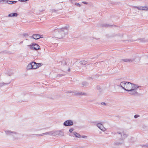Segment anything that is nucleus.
<instances>
[{
  "label": "nucleus",
  "instance_id": "nucleus-1",
  "mask_svg": "<svg viewBox=\"0 0 148 148\" xmlns=\"http://www.w3.org/2000/svg\"><path fill=\"white\" fill-rule=\"evenodd\" d=\"M69 28V26H66L63 28L56 30L54 33V37L61 38L65 37L68 34Z\"/></svg>",
  "mask_w": 148,
  "mask_h": 148
},
{
  "label": "nucleus",
  "instance_id": "nucleus-2",
  "mask_svg": "<svg viewBox=\"0 0 148 148\" xmlns=\"http://www.w3.org/2000/svg\"><path fill=\"white\" fill-rule=\"evenodd\" d=\"M141 86H138L137 85L134 87L132 89L128 90V92H129V93L131 95H137L138 94V93L137 91V90L138 88H141Z\"/></svg>",
  "mask_w": 148,
  "mask_h": 148
},
{
  "label": "nucleus",
  "instance_id": "nucleus-3",
  "mask_svg": "<svg viewBox=\"0 0 148 148\" xmlns=\"http://www.w3.org/2000/svg\"><path fill=\"white\" fill-rule=\"evenodd\" d=\"M137 84H133L130 82H127L125 90L127 91L128 90L132 89L134 87L136 86Z\"/></svg>",
  "mask_w": 148,
  "mask_h": 148
},
{
  "label": "nucleus",
  "instance_id": "nucleus-4",
  "mask_svg": "<svg viewBox=\"0 0 148 148\" xmlns=\"http://www.w3.org/2000/svg\"><path fill=\"white\" fill-rule=\"evenodd\" d=\"M10 137L17 140L19 138V134L14 132L10 131Z\"/></svg>",
  "mask_w": 148,
  "mask_h": 148
},
{
  "label": "nucleus",
  "instance_id": "nucleus-5",
  "mask_svg": "<svg viewBox=\"0 0 148 148\" xmlns=\"http://www.w3.org/2000/svg\"><path fill=\"white\" fill-rule=\"evenodd\" d=\"M30 47V49L32 50H37L40 49V46L35 43H33L32 45H28Z\"/></svg>",
  "mask_w": 148,
  "mask_h": 148
},
{
  "label": "nucleus",
  "instance_id": "nucleus-6",
  "mask_svg": "<svg viewBox=\"0 0 148 148\" xmlns=\"http://www.w3.org/2000/svg\"><path fill=\"white\" fill-rule=\"evenodd\" d=\"M73 124V121L71 120H67L65 121L63 123V125L65 126L72 125Z\"/></svg>",
  "mask_w": 148,
  "mask_h": 148
},
{
  "label": "nucleus",
  "instance_id": "nucleus-7",
  "mask_svg": "<svg viewBox=\"0 0 148 148\" xmlns=\"http://www.w3.org/2000/svg\"><path fill=\"white\" fill-rule=\"evenodd\" d=\"M31 64H32V69H36L41 66L40 63H37L34 62H32Z\"/></svg>",
  "mask_w": 148,
  "mask_h": 148
},
{
  "label": "nucleus",
  "instance_id": "nucleus-8",
  "mask_svg": "<svg viewBox=\"0 0 148 148\" xmlns=\"http://www.w3.org/2000/svg\"><path fill=\"white\" fill-rule=\"evenodd\" d=\"M96 125L103 132H105L107 130L104 127L103 125L100 123H97Z\"/></svg>",
  "mask_w": 148,
  "mask_h": 148
},
{
  "label": "nucleus",
  "instance_id": "nucleus-9",
  "mask_svg": "<svg viewBox=\"0 0 148 148\" xmlns=\"http://www.w3.org/2000/svg\"><path fill=\"white\" fill-rule=\"evenodd\" d=\"M117 133L121 135V138L123 139H125L127 137V135L126 134H125L123 132H118Z\"/></svg>",
  "mask_w": 148,
  "mask_h": 148
},
{
  "label": "nucleus",
  "instance_id": "nucleus-10",
  "mask_svg": "<svg viewBox=\"0 0 148 148\" xmlns=\"http://www.w3.org/2000/svg\"><path fill=\"white\" fill-rule=\"evenodd\" d=\"M124 143V142L123 141H122L121 142H116L112 144L111 146L112 147L118 146L123 144Z\"/></svg>",
  "mask_w": 148,
  "mask_h": 148
},
{
  "label": "nucleus",
  "instance_id": "nucleus-11",
  "mask_svg": "<svg viewBox=\"0 0 148 148\" xmlns=\"http://www.w3.org/2000/svg\"><path fill=\"white\" fill-rule=\"evenodd\" d=\"M55 135H58L61 136H64V132L62 131H55Z\"/></svg>",
  "mask_w": 148,
  "mask_h": 148
},
{
  "label": "nucleus",
  "instance_id": "nucleus-12",
  "mask_svg": "<svg viewBox=\"0 0 148 148\" xmlns=\"http://www.w3.org/2000/svg\"><path fill=\"white\" fill-rule=\"evenodd\" d=\"M74 94L76 95H83L84 96H87V94L85 92H74Z\"/></svg>",
  "mask_w": 148,
  "mask_h": 148
},
{
  "label": "nucleus",
  "instance_id": "nucleus-13",
  "mask_svg": "<svg viewBox=\"0 0 148 148\" xmlns=\"http://www.w3.org/2000/svg\"><path fill=\"white\" fill-rule=\"evenodd\" d=\"M35 40L41 38L40 35L38 34H33L32 37Z\"/></svg>",
  "mask_w": 148,
  "mask_h": 148
},
{
  "label": "nucleus",
  "instance_id": "nucleus-14",
  "mask_svg": "<svg viewBox=\"0 0 148 148\" xmlns=\"http://www.w3.org/2000/svg\"><path fill=\"white\" fill-rule=\"evenodd\" d=\"M134 59H124L122 60L125 62H132L134 60Z\"/></svg>",
  "mask_w": 148,
  "mask_h": 148
},
{
  "label": "nucleus",
  "instance_id": "nucleus-15",
  "mask_svg": "<svg viewBox=\"0 0 148 148\" xmlns=\"http://www.w3.org/2000/svg\"><path fill=\"white\" fill-rule=\"evenodd\" d=\"M45 133V135H55V131H50L48 132Z\"/></svg>",
  "mask_w": 148,
  "mask_h": 148
},
{
  "label": "nucleus",
  "instance_id": "nucleus-16",
  "mask_svg": "<svg viewBox=\"0 0 148 148\" xmlns=\"http://www.w3.org/2000/svg\"><path fill=\"white\" fill-rule=\"evenodd\" d=\"M9 1L7 0H0V3L4 4L7 3L9 4Z\"/></svg>",
  "mask_w": 148,
  "mask_h": 148
},
{
  "label": "nucleus",
  "instance_id": "nucleus-17",
  "mask_svg": "<svg viewBox=\"0 0 148 148\" xmlns=\"http://www.w3.org/2000/svg\"><path fill=\"white\" fill-rule=\"evenodd\" d=\"M73 133V134L75 135V136L77 138H80L81 137V136L80 135L76 132H74Z\"/></svg>",
  "mask_w": 148,
  "mask_h": 148
},
{
  "label": "nucleus",
  "instance_id": "nucleus-18",
  "mask_svg": "<svg viewBox=\"0 0 148 148\" xmlns=\"http://www.w3.org/2000/svg\"><path fill=\"white\" fill-rule=\"evenodd\" d=\"M18 14L16 13H14L10 14V17H16Z\"/></svg>",
  "mask_w": 148,
  "mask_h": 148
},
{
  "label": "nucleus",
  "instance_id": "nucleus-19",
  "mask_svg": "<svg viewBox=\"0 0 148 148\" xmlns=\"http://www.w3.org/2000/svg\"><path fill=\"white\" fill-rule=\"evenodd\" d=\"M27 69L28 70L32 69V64L31 62L27 66Z\"/></svg>",
  "mask_w": 148,
  "mask_h": 148
},
{
  "label": "nucleus",
  "instance_id": "nucleus-20",
  "mask_svg": "<svg viewBox=\"0 0 148 148\" xmlns=\"http://www.w3.org/2000/svg\"><path fill=\"white\" fill-rule=\"evenodd\" d=\"M127 82L123 81L122 82L120 83L121 85H122L123 87H126V85L127 84Z\"/></svg>",
  "mask_w": 148,
  "mask_h": 148
},
{
  "label": "nucleus",
  "instance_id": "nucleus-21",
  "mask_svg": "<svg viewBox=\"0 0 148 148\" xmlns=\"http://www.w3.org/2000/svg\"><path fill=\"white\" fill-rule=\"evenodd\" d=\"M79 62L81 64L85 65L88 62L86 61L83 60Z\"/></svg>",
  "mask_w": 148,
  "mask_h": 148
},
{
  "label": "nucleus",
  "instance_id": "nucleus-22",
  "mask_svg": "<svg viewBox=\"0 0 148 148\" xmlns=\"http://www.w3.org/2000/svg\"><path fill=\"white\" fill-rule=\"evenodd\" d=\"M141 10H148V7L147 6H141Z\"/></svg>",
  "mask_w": 148,
  "mask_h": 148
},
{
  "label": "nucleus",
  "instance_id": "nucleus-23",
  "mask_svg": "<svg viewBox=\"0 0 148 148\" xmlns=\"http://www.w3.org/2000/svg\"><path fill=\"white\" fill-rule=\"evenodd\" d=\"M45 133H42V134H33V135H35L37 136H38L45 135Z\"/></svg>",
  "mask_w": 148,
  "mask_h": 148
},
{
  "label": "nucleus",
  "instance_id": "nucleus-24",
  "mask_svg": "<svg viewBox=\"0 0 148 148\" xmlns=\"http://www.w3.org/2000/svg\"><path fill=\"white\" fill-rule=\"evenodd\" d=\"M142 147H147L148 148V143H147L145 145H141Z\"/></svg>",
  "mask_w": 148,
  "mask_h": 148
},
{
  "label": "nucleus",
  "instance_id": "nucleus-25",
  "mask_svg": "<svg viewBox=\"0 0 148 148\" xmlns=\"http://www.w3.org/2000/svg\"><path fill=\"white\" fill-rule=\"evenodd\" d=\"M132 8H136L137 9H138V10H141V6H140V7H137V6H133Z\"/></svg>",
  "mask_w": 148,
  "mask_h": 148
},
{
  "label": "nucleus",
  "instance_id": "nucleus-26",
  "mask_svg": "<svg viewBox=\"0 0 148 148\" xmlns=\"http://www.w3.org/2000/svg\"><path fill=\"white\" fill-rule=\"evenodd\" d=\"M117 86L119 87V88L120 87L122 89H123L125 90V87H123L122 85H121V84L120 83V84L119 85H118Z\"/></svg>",
  "mask_w": 148,
  "mask_h": 148
},
{
  "label": "nucleus",
  "instance_id": "nucleus-27",
  "mask_svg": "<svg viewBox=\"0 0 148 148\" xmlns=\"http://www.w3.org/2000/svg\"><path fill=\"white\" fill-rule=\"evenodd\" d=\"M88 83L86 82H84L82 83V84L84 86H86L88 85Z\"/></svg>",
  "mask_w": 148,
  "mask_h": 148
},
{
  "label": "nucleus",
  "instance_id": "nucleus-28",
  "mask_svg": "<svg viewBox=\"0 0 148 148\" xmlns=\"http://www.w3.org/2000/svg\"><path fill=\"white\" fill-rule=\"evenodd\" d=\"M6 84L5 83L3 82L0 83V87H2L4 84Z\"/></svg>",
  "mask_w": 148,
  "mask_h": 148
},
{
  "label": "nucleus",
  "instance_id": "nucleus-29",
  "mask_svg": "<svg viewBox=\"0 0 148 148\" xmlns=\"http://www.w3.org/2000/svg\"><path fill=\"white\" fill-rule=\"evenodd\" d=\"M16 2V1H10V4H12L13 3H15Z\"/></svg>",
  "mask_w": 148,
  "mask_h": 148
},
{
  "label": "nucleus",
  "instance_id": "nucleus-30",
  "mask_svg": "<svg viewBox=\"0 0 148 148\" xmlns=\"http://www.w3.org/2000/svg\"><path fill=\"white\" fill-rule=\"evenodd\" d=\"M101 104L102 105H104V106H106L107 105V104L104 102H101Z\"/></svg>",
  "mask_w": 148,
  "mask_h": 148
},
{
  "label": "nucleus",
  "instance_id": "nucleus-31",
  "mask_svg": "<svg viewBox=\"0 0 148 148\" xmlns=\"http://www.w3.org/2000/svg\"><path fill=\"white\" fill-rule=\"evenodd\" d=\"M73 130H74V129L73 128H71L70 129V130H69V132L70 133H72L73 132Z\"/></svg>",
  "mask_w": 148,
  "mask_h": 148
},
{
  "label": "nucleus",
  "instance_id": "nucleus-32",
  "mask_svg": "<svg viewBox=\"0 0 148 148\" xmlns=\"http://www.w3.org/2000/svg\"><path fill=\"white\" fill-rule=\"evenodd\" d=\"M76 91H69L68 92H67L66 93H74V92H76Z\"/></svg>",
  "mask_w": 148,
  "mask_h": 148
},
{
  "label": "nucleus",
  "instance_id": "nucleus-33",
  "mask_svg": "<svg viewBox=\"0 0 148 148\" xmlns=\"http://www.w3.org/2000/svg\"><path fill=\"white\" fill-rule=\"evenodd\" d=\"M75 5L78 7H80L81 5L79 3H75Z\"/></svg>",
  "mask_w": 148,
  "mask_h": 148
},
{
  "label": "nucleus",
  "instance_id": "nucleus-34",
  "mask_svg": "<svg viewBox=\"0 0 148 148\" xmlns=\"http://www.w3.org/2000/svg\"><path fill=\"white\" fill-rule=\"evenodd\" d=\"M5 133H6V134L8 135H9V131H5Z\"/></svg>",
  "mask_w": 148,
  "mask_h": 148
},
{
  "label": "nucleus",
  "instance_id": "nucleus-35",
  "mask_svg": "<svg viewBox=\"0 0 148 148\" xmlns=\"http://www.w3.org/2000/svg\"><path fill=\"white\" fill-rule=\"evenodd\" d=\"M139 116L138 114H136L134 116V117L135 118H136L138 117Z\"/></svg>",
  "mask_w": 148,
  "mask_h": 148
},
{
  "label": "nucleus",
  "instance_id": "nucleus-36",
  "mask_svg": "<svg viewBox=\"0 0 148 148\" xmlns=\"http://www.w3.org/2000/svg\"><path fill=\"white\" fill-rule=\"evenodd\" d=\"M63 75H64L62 74H59L57 76L58 77H61V76H62Z\"/></svg>",
  "mask_w": 148,
  "mask_h": 148
},
{
  "label": "nucleus",
  "instance_id": "nucleus-37",
  "mask_svg": "<svg viewBox=\"0 0 148 148\" xmlns=\"http://www.w3.org/2000/svg\"><path fill=\"white\" fill-rule=\"evenodd\" d=\"M82 3L84 4H88V2H85V1H83L82 2Z\"/></svg>",
  "mask_w": 148,
  "mask_h": 148
},
{
  "label": "nucleus",
  "instance_id": "nucleus-38",
  "mask_svg": "<svg viewBox=\"0 0 148 148\" xmlns=\"http://www.w3.org/2000/svg\"><path fill=\"white\" fill-rule=\"evenodd\" d=\"M81 137H82L83 138H86L87 137V136H81Z\"/></svg>",
  "mask_w": 148,
  "mask_h": 148
},
{
  "label": "nucleus",
  "instance_id": "nucleus-39",
  "mask_svg": "<svg viewBox=\"0 0 148 148\" xmlns=\"http://www.w3.org/2000/svg\"><path fill=\"white\" fill-rule=\"evenodd\" d=\"M103 26L106 27H108L110 26V25H103Z\"/></svg>",
  "mask_w": 148,
  "mask_h": 148
},
{
  "label": "nucleus",
  "instance_id": "nucleus-40",
  "mask_svg": "<svg viewBox=\"0 0 148 148\" xmlns=\"http://www.w3.org/2000/svg\"><path fill=\"white\" fill-rule=\"evenodd\" d=\"M70 1L72 3H73V1H77V0H70Z\"/></svg>",
  "mask_w": 148,
  "mask_h": 148
},
{
  "label": "nucleus",
  "instance_id": "nucleus-41",
  "mask_svg": "<svg viewBox=\"0 0 148 148\" xmlns=\"http://www.w3.org/2000/svg\"><path fill=\"white\" fill-rule=\"evenodd\" d=\"M23 43V41L20 42V43H19V44H21L22 43Z\"/></svg>",
  "mask_w": 148,
  "mask_h": 148
},
{
  "label": "nucleus",
  "instance_id": "nucleus-42",
  "mask_svg": "<svg viewBox=\"0 0 148 148\" xmlns=\"http://www.w3.org/2000/svg\"><path fill=\"white\" fill-rule=\"evenodd\" d=\"M18 0L21 2H22V1H23V0Z\"/></svg>",
  "mask_w": 148,
  "mask_h": 148
},
{
  "label": "nucleus",
  "instance_id": "nucleus-43",
  "mask_svg": "<svg viewBox=\"0 0 148 148\" xmlns=\"http://www.w3.org/2000/svg\"><path fill=\"white\" fill-rule=\"evenodd\" d=\"M70 69H69L68 70V71H70Z\"/></svg>",
  "mask_w": 148,
  "mask_h": 148
},
{
  "label": "nucleus",
  "instance_id": "nucleus-44",
  "mask_svg": "<svg viewBox=\"0 0 148 148\" xmlns=\"http://www.w3.org/2000/svg\"><path fill=\"white\" fill-rule=\"evenodd\" d=\"M79 147V148H82V147Z\"/></svg>",
  "mask_w": 148,
  "mask_h": 148
},
{
  "label": "nucleus",
  "instance_id": "nucleus-45",
  "mask_svg": "<svg viewBox=\"0 0 148 148\" xmlns=\"http://www.w3.org/2000/svg\"><path fill=\"white\" fill-rule=\"evenodd\" d=\"M8 17H9V14L8 15Z\"/></svg>",
  "mask_w": 148,
  "mask_h": 148
},
{
  "label": "nucleus",
  "instance_id": "nucleus-46",
  "mask_svg": "<svg viewBox=\"0 0 148 148\" xmlns=\"http://www.w3.org/2000/svg\"><path fill=\"white\" fill-rule=\"evenodd\" d=\"M64 62V61H62V63H63V62Z\"/></svg>",
  "mask_w": 148,
  "mask_h": 148
}]
</instances>
